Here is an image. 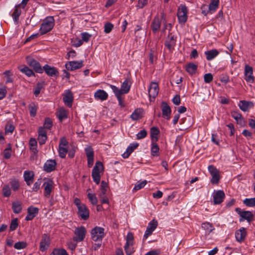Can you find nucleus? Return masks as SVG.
<instances>
[{"label":"nucleus","instance_id":"obj_1","mask_svg":"<svg viewBox=\"0 0 255 255\" xmlns=\"http://www.w3.org/2000/svg\"><path fill=\"white\" fill-rule=\"evenodd\" d=\"M54 25V19L52 16L46 17L40 28V35L44 34L52 30Z\"/></svg>","mask_w":255,"mask_h":255},{"label":"nucleus","instance_id":"obj_2","mask_svg":"<svg viewBox=\"0 0 255 255\" xmlns=\"http://www.w3.org/2000/svg\"><path fill=\"white\" fill-rule=\"evenodd\" d=\"M104 171V166L100 161H97L92 170V176L94 181L99 184L101 179V173H103Z\"/></svg>","mask_w":255,"mask_h":255},{"label":"nucleus","instance_id":"obj_3","mask_svg":"<svg viewBox=\"0 0 255 255\" xmlns=\"http://www.w3.org/2000/svg\"><path fill=\"white\" fill-rule=\"evenodd\" d=\"M91 238L94 241L101 242L105 235L104 229L96 227L91 230Z\"/></svg>","mask_w":255,"mask_h":255},{"label":"nucleus","instance_id":"obj_4","mask_svg":"<svg viewBox=\"0 0 255 255\" xmlns=\"http://www.w3.org/2000/svg\"><path fill=\"white\" fill-rule=\"evenodd\" d=\"M235 211L240 216L239 219L240 222L247 220L250 223L254 217L253 213L249 211H242L240 208H237Z\"/></svg>","mask_w":255,"mask_h":255},{"label":"nucleus","instance_id":"obj_5","mask_svg":"<svg viewBox=\"0 0 255 255\" xmlns=\"http://www.w3.org/2000/svg\"><path fill=\"white\" fill-rule=\"evenodd\" d=\"M86 234V230L84 226L76 228L74 231L75 236L73 240L76 242H80L84 240Z\"/></svg>","mask_w":255,"mask_h":255},{"label":"nucleus","instance_id":"obj_6","mask_svg":"<svg viewBox=\"0 0 255 255\" xmlns=\"http://www.w3.org/2000/svg\"><path fill=\"white\" fill-rule=\"evenodd\" d=\"M158 226V222L155 219H153L148 224L145 232L143 240H146L149 236H150L152 232L155 230Z\"/></svg>","mask_w":255,"mask_h":255},{"label":"nucleus","instance_id":"obj_7","mask_svg":"<svg viewBox=\"0 0 255 255\" xmlns=\"http://www.w3.org/2000/svg\"><path fill=\"white\" fill-rule=\"evenodd\" d=\"M26 61L27 64L32 68H33L34 70L38 73H43V69L41 67L40 63L33 58L27 57L26 58Z\"/></svg>","mask_w":255,"mask_h":255},{"label":"nucleus","instance_id":"obj_8","mask_svg":"<svg viewBox=\"0 0 255 255\" xmlns=\"http://www.w3.org/2000/svg\"><path fill=\"white\" fill-rule=\"evenodd\" d=\"M50 245V239L49 235L44 234L42 236L41 240L40 243L39 250L42 252L46 251Z\"/></svg>","mask_w":255,"mask_h":255},{"label":"nucleus","instance_id":"obj_9","mask_svg":"<svg viewBox=\"0 0 255 255\" xmlns=\"http://www.w3.org/2000/svg\"><path fill=\"white\" fill-rule=\"evenodd\" d=\"M187 9L184 5H181L179 8L177 16L179 23H184L187 19Z\"/></svg>","mask_w":255,"mask_h":255},{"label":"nucleus","instance_id":"obj_10","mask_svg":"<svg viewBox=\"0 0 255 255\" xmlns=\"http://www.w3.org/2000/svg\"><path fill=\"white\" fill-rule=\"evenodd\" d=\"M208 170L212 176L211 182L212 184L218 183L220 179L219 171L213 165H209L208 166Z\"/></svg>","mask_w":255,"mask_h":255},{"label":"nucleus","instance_id":"obj_11","mask_svg":"<svg viewBox=\"0 0 255 255\" xmlns=\"http://www.w3.org/2000/svg\"><path fill=\"white\" fill-rule=\"evenodd\" d=\"M158 92L159 88L157 83L155 82H152L148 89V94L150 101H152V98L153 100H154L158 95Z\"/></svg>","mask_w":255,"mask_h":255},{"label":"nucleus","instance_id":"obj_12","mask_svg":"<svg viewBox=\"0 0 255 255\" xmlns=\"http://www.w3.org/2000/svg\"><path fill=\"white\" fill-rule=\"evenodd\" d=\"M83 66V61H73L67 62L65 67L67 70L73 71L79 69Z\"/></svg>","mask_w":255,"mask_h":255},{"label":"nucleus","instance_id":"obj_13","mask_svg":"<svg viewBox=\"0 0 255 255\" xmlns=\"http://www.w3.org/2000/svg\"><path fill=\"white\" fill-rule=\"evenodd\" d=\"M253 74V68L248 65H246L245 67V79L247 82L251 83L254 82V77Z\"/></svg>","mask_w":255,"mask_h":255},{"label":"nucleus","instance_id":"obj_14","mask_svg":"<svg viewBox=\"0 0 255 255\" xmlns=\"http://www.w3.org/2000/svg\"><path fill=\"white\" fill-rule=\"evenodd\" d=\"M214 204L217 205L221 204L225 197V194L223 191L218 190L213 195Z\"/></svg>","mask_w":255,"mask_h":255},{"label":"nucleus","instance_id":"obj_15","mask_svg":"<svg viewBox=\"0 0 255 255\" xmlns=\"http://www.w3.org/2000/svg\"><path fill=\"white\" fill-rule=\"evenodd\" d=\"M77 214L84 220H87L89 217V209L85 204L78 208Z\"/></svg>","mask_w":255,"mask_h":255},{"label":"nucleus","instance_id":"obj_16","mask_svg":"<svg viewBox=\"0 0 255 255\" xmlns=\"http://www.w3.org/2000/svg\"><path fill=\"white\" fill-rule=\"evenodd\" d=\"M42 69H43V71H44L45 73L49 76H50V77L56 76V77H57L58 75V74H59L58 71L54 67H51L50 66L46 64L42 67Z\"/></svg>","mask_w":255,"mask_h":255},{"label":"nucleus","instance_id":"obj_17","mask_svg":"<svg viewBox=\"0 0 255 255\" xmlns=\"http://www.w3.org/2000/svg\"><path fill=\"white\" fill-rule=\"evenodd\" d=\"M53 182L51 180H48L44 182L43 185L44 187V195L48 198L50 197L52 190L53 188Z\"/></svg>","mask_w":255,"mask_h":255},{"label":"nucleus","instance_id":"obj_18","mask_svg":"<svg viewBox=\"0 0 255 255\" xmlns=\"http://www.w3.org/2000/svg\"><path fill=\"white\" fill-rule=\"evenodd\" d=\"M39 209L37 207L30 206L27 209V215L25 217V220H32L38 214Z\"/></svg>","mask_w":255,"mask_h":255},{"label":"nucleus","instance_id":"obj_19","mask_svg":"<svg viewBox=\"0 0 255 255\" xmlns=\"http://www.w3.org/2000/svg\"><path fill=\"white\" fill-rule=\"evenodd\" d=\"M63 100L65 105H66L68 107H71L73 101V96L71 91H66L63 96Z\"/></svg>","mask_w":255,"mask_h":255},{"label":"nucleus","instance_id":"obj_20","mask_svg":"<svg viewBox=\"0 0 255 255\" xmlns=\"http://www.w3.org/2000/svg\"><path fill=\"white\" fill-rule=\"evenodd\" d=\"M139 144L137 142H133L130 143L129 145L127 147L126 151L122 154V156L124 158H127L129 157L130 154L137 148Z\"/></svg>","mask_w":255,"mask_h":255},{"label":"nucleus","instance_id":"obj_21","mask_svg":"<svg viewBox=\"0 0 255 255\" xmlns=\"http://www.w3.org/2000/svg\"><path fill=\"white\" fill-rule=\"evenodd\" d=\"M56 162L55 160H48L44 163L43 168L47 172H50L55 170Z\"/></svg>","mask_w":255,"mask_h":255},{"label":"nucleus","instance_id":"obj_22","mask_svg":"<svg viewBox=\"0 0 255 255\" xmlns=\"http://www.w3.org/2000/svg\"><path fill=\"white\" fill-rule=\"evenodd\" d=\"M110 87L112 89L113 92L114 93L116 97H117L118 102H119V105L121 107H124L125 104H124V99L122 98V95L123 94H120L119 92L117 90V87L114 85H110Z\"/></svg>","mask_w":255,"mask_h":255},{"label":"nucleus","instance_id":"obj_23","mask_svg":"<svg viewBox=\"0 0 255 255\" xmlns=\"http://www.w3.org/2000/svg\"><path fill=\"white\" fill-rule=\"evenodd\" d=\"M176 45V40L173 35H170L169 34L165 42V45L169 51H172Z\"/></svg>","mask_w":255,"mask_h":255},{"label":"nucleus","instance_id":"obj_24","mask_svg":"<svg viewBox=\"0 0 255 255\" xmlns=\"http://www.w3.org/2000/svg\"><path fill=\"white\" fill-rule=\"evenodd\" d=\"M129 83V81L127 79L122 83L121 89L117 87V90L120 94H126L128 93L130 88V84Z\"/></svg>","mask_w":255,"mask_h":255},{"label":"nucleus","instance_id":"obj_25","mask_svg":"<svg viewBox=\"0 0 255 255\" xmlns=\"http://www.w3.org/2000/svg\"><path fill=\"white\" fill-rule=\"evenodd\" d=\"M239 106L241 110L244 112H247L253 108L254 105L252 102L243 100L240 102Z\"/></svg>","mask_w":255,"mask_h":255},{"label":"nucleus","instance_id":"obj_26","mask_svg":"<svg viewBox=\"0 0 255 255\" xmlns=\"http://www.w3.org/2000/svg\"><path fill=\"white\" fill-rule=\"evenodd\" d=\"M34 176V172L32 171L26 170L24 172V179L28 186H30L32 183Z\"/></svg>","mask_w":255,"mask_h":255},{"label":"nucleus","instance_id":"obj_27","mask_svg":"<svg viewBox=\"0 0 255 255\" xmlns=\"http://www.w3.org/2000/svg\"><path fill=\"white\" fill-rule=\"evenodd\" d=\"M162 113L163 116L165 119L167 120L169 119L171 110L166 102H163L162 103Z\"/></svg>","mask_w":255,"mask_h":255},{"label":"nucleus","instance_id":"obj_28","mask_svg":"<svg viewBox=\"0 0 255 255\" xmlns=\"http://www.w3.org/2000/svg\"><path fill=\"white\" fill-rule=\"evenodd\" d=\"M247 235L245 228H242L237 230L235 233V237L237 241L239 242H242Z\"/></svg>","mask_w":255,"mask_h":255},{"label":"nucleus","instance_id":"obj_29","mask_svg":"<svg viewBox=\"0 0 255 255\" xmlns=\"http://www.w3.org/2000/svg\"><path fill=\"white\" fill-rule=\"evenodd\" d=\"M96 99L101 101H105L108 99V94L103 90H98L94 94Z\"/></svg>","mask_w":255,"mask_h":255},{"label":"nucleus","instance_id":"obj_30","mask_svg":"<svg viewBox=\"0 0 255 255\" xmlns=\"http://www.w3.org/2000/svg\"><path fill=\"white\" fill-rule=\"evenodd\" d=\"M161 20L158 16L154 17L151 22V27L154 33L156 32L160 28Z\"/></svg>","mask_w":255,"mask_h":255},{"label":"nucleus","instance_id":"obj_31","mask_svg":"<svg viewBox=\"0 0 255 255\" xmlns=\"http://www.w3.org/2000/svg\"><path fill=\"white\" fill-rule=\"evenodd\" d=\"M46 132L44 128H39L38 141L40 145L44 144L47 140Z\"/></svg>","mask_w":255,"mask_h":255},{"label":"nucleus","instance_id":"obj_32","mask_svg":"<svg viewBox=\"0 0 255 255\" xmlns=\"http://www.w3.org/2000/svg\"><path fill=\"white\" fill-rule=\"evenodd\" d=\"M56 117L60 122L67 118L68 112L64 108H61L56 113Z\"/></svg>","mask_w":255,"mask_h":255},{"label":"nucleus","instance_id":"obj_33","mask_svg":"<svg viewBox=\"0 0 255 255\" xmlns=\"http://www.w3.org/2000/svg\"><path fill=\"white\" fill-rule=\"evenodd\" d=\"M144 111L141 108H138L134 110V111L130 115V118L133 120H137L141 119L143 116Z\"/></svg>","mask_w":255,"mask_h":255},{"label":"nucleus","instance_id":"obj_34","mask_svg":"<svg viewBox=\"0 0 255 255\" xmlns=\"http://www.w3.org/2000/svg\"><path fill=\"white\" fill-rule=\"evenodd\" d=\"M160 136L159 128H150L151 142H157Z\"/></svg>","mask_w":255,"mask_h":255},{"label":"nucleus","instance_id":"obj_35","mask_svg":"<svg viewBox=\"0 0 255 255\" xmlns=\"http://www.w3.org/2000/svg\"><path fill=\"white\" fill-rule=\"evenodd\" d=\"M219 52L216 49H212L205 52L207 60H211L215 58L218 54Z\"/></svg>","mask_w":255,"mask_h":255},{"label":"nucleus","instance_id":"obj_36","mask_svg":"<svg viewBox=\"0 0 255 255\" xmlns=\"http://www.w3.org/2000/svg\"><path fill=\"white\" fill-rule=\"evenodd\" d=\"M219 4V0H211V2L208 6V11L212 13L218 8Z\"/></svg>","mask_w":255,"mask_h":255},{"label":"nucleus","instance_id":"obj_37","mask_svg":"<svg viewBox=\"0 0 255 255\" xmlns=\"http://www.w3.org/2000/svg\"><path fill=\"white\" fill-rule=\"evenodd\" d=\"M197 65L193 63H189L186 67V71L190 74V75H193L195 74L197 71Z\"/></svg>","mask_w":255,"mask_h":255},{"label":"nucleus","instance_id":"obj_38","mask_svg":"<svg viewBox=\"0 0 255 255\" xmlns=\"http://www.w3.org/2000/svg\"><path fill=\"white\" fill-rule=\"evenodd\" d=\"M20 4L16 5L14 10L12 14V18L15 22H17L19 17L21 13V10L19 9Z\"/></svg>","mask_w":255,"mask_h":255},{"label":"nucleus","instance_id":"obj_39","mask_svg":"<svg viewBox=\"0 0 255 255\" xmlns=\"http://www.w3.org/2000/svg\"><path fill=\"white\" fill-rule=\"evenodd\" d=\"M159 148L156 142H151V154L152 156L159 155Z\"/></svg>","mask_w":255,"mask_h":255},{"label":"nucleus","instance_id":"obj_40","mask_svg":"<svg viewBox=\"0 0 255 255\" xmlns=\"http://www.w3.org/2000/svg\"><path fill=\"white\" fill-rule=\"evenodd\" d=\"M12 209L14 213L18 214L22 210L21 205L20 202L18 201L14 202L12 204Z\"/></svg>","mask_w":255,"mask_h":255},{"label":"nucleus","instance_id":"obj_41","mask_svg":"<svg viewBox=\"0 0 255 255\" xmlns=\"http://www.w3.org/2000/svg\"><path fill=\"white\" fill-rule=\"evenodd\" d=\"M10 184L13 191H17L20 186L19 180L15 178L10 179Z\"/></svg>","mask_w":255,"mask_h":255},{"label":"nucleus","instance_id":"obj_42","mask_svg":"<svg viewBox=\"0 0 255 255\" xmlns=\"http://www.w3.org/2000/svg\"><path fill=\"white\" fill-rule=\"evenodd\" d=\"M243 203L248 207H255V198H246L243 200Z\"/></svg>","mask_w":255,"mask_h":255},{"label":"nucleus","instance_id":"obj_43","mask_svg":"<svg viewBox=\"0 0 255 255\" xmlns=\"http://www.w3.org/2000/svg\"><path fill=\"white\" fill-rule=\"evenodd\" d=\"M51 255H68V254L64 249H54Z\"/></svg>","mask_w":255,"mask_h":255},{"label":"nucleus","instance_id":"obj_44","mask_svg":"<svg viewBox=\"0 0 255 255\" xmlns=\"http://www.w3.org/2000/svg\"><path fill=\"white\" fill-rule=\"evenodd\" d=\"M20 71L22 73H24L28 77H30L31 76H35L33 71L27 66H25L22 68H20Z\"/></svg>","mask_w":255,"mask_h":255},{"label":"nucleus","instance_id":"obj_45","mask_svg":"<svg viewBox=\"0 0 255 255\" xmlns=\"http://www.w3.org/2000/svg\"><path fill=\"white\" fill-rule=\"evenodd\" d=\"M146 183L147 181L145 180L141 182H137L133 189V191H136L137 190L141 189V188H143L145 186Z\"/></svg>","mask_w":255,"mask_h":255},{"label":"nucleus","instance_id":"obj_46","mask_svg":"<svg viewBox=\"0 0 255 255\" xmlns=\"http://www.w3.org/2000/svg\"><path fill=\"white\" fill-rule=\"evenodd\" d=\"M44 82L41 83L39 82L37 84L34 91V94L36 97H37L39 94L41 90L44 87Z\"/></svg>","mask_w":255,"mask_h":255},{"label":"nucleus","instance_id":"obj_47","mask_svg":"<svg viewBox=\"0 0 255 255\" xmlns=\"http://www.w3.org/2000/svg\"><path fill=\"white\" fill-rule=\"evenodd\" d=\"M59 155L61 158H65L68 152L67 147L59 146Z\"/></svg>","mask_w":255,"mask_h":255},{"label":"nucleus","instance_id":"obj_48","mask_svg":"<svg viewBox=\"0 0 255 255\" xmlns=\"http://www.w3.org/2000/svg\"><path fill=\"white\" fill-rule=\"evenodd\" d=\"M202 228L205 230L211 233L213 230H214L212 225L209 222H205L202 224Z\"/></svg>","mask_w":255,"mask_h":255},{"label":"nucleus","instance_id":"obj_49","mask_svg":"<svg viewBox=\"0 0 255 255\" xmlns=\"http://www.w3.org/2000/svg\"><path fill=\"white\" fill-rule=\"evenodd\" d=\"M85 152L87 158L94 157V150L91 146H87L85 148Z\"/></svg>","mask_w":255,"mask_h":255},{"label":"nucleus","instance_id":"obj_50","mask_svg":"<svg viewBox=\"0 0 255 255\" xmlns=\"http://www.w3.org/2000/svg\"><path fill=\"white\" fill-rule=\"evenodd\" d=\"M3 195L4 197H9L11 194V190L8 185H5L2 188Z\"/></svg>","mask_w":255,"mask_h":255},{"label":"nucleus","instance_id":"obj_51","mask_svg":"<svg viewBox=\"0 0 255 255\" xmlns=\"http://www.w3.org/2000/svg\"><path fill=\"white\" fill-rule=\"evenodd\" d=\"M88 198L89 200V201L91 202V203L95 205H97L98 203V199L96 197L95 194H91V193H88Z\"/></svg>","mask_w":255,"mask_h":255},{"label":"nucleus","instance_id":"obj_52","mask_svg":"<svg viewBox=\"0 0 255 255\" xmlns=\"http://www.w3.org/2000/svg\"><path fill=\"white\" fill-rule=\"evenodd\" d=\"M29 111L30 115L32 117H34L36 114L37 107L34 103H32L29 106Z\"/></svg>","mask_w":255,"mask_h":255},{"label":"nucleus","instance_id":"obj_53","mask_svg":"<svg viewBox=\"0 0 255 255\" xmlns=\"http://www.w3.org/2000/svg\"><path fill=\"white\" fill-rule=\"evenodd\" d=\"M42 179L41 178L38 179L34 184L33 187H32V191L34 192H37L40 189V187L41 185Z\"/></svg>","mask_w":255,"mask_h":255},{"label":"nucleus","instance_id":"obj_54","mask_svg":"<svg viewBox=\"0 0 255 255\" xmlns=\"http://www.w3.org/2000/svg\"><path fill=\"white\" fill-rule=\"evenodd\" d=\"M27 246V244L24 242H18L14 245V248L17 250L23 249Z\"/></svg>","mask_w":255,"mask_h":255},{"label":"nucleus","instance_id":"obj_55","mask_svg":"<svg viewBox=\"0 0 255 255\" xmlns=\"http://www.w3.org/2000/svg\"><path fill=\"white\" fill-rule=\"evenodd\" d=\"M114 27V25L111 23H106L104 26V32L106 33H110Z\"/></svg>","mask_w":255,"mask_h":255},{"label":"nucleus","instance_id":"obj_56","mask_svg":"<svg viewBox=\"0 0 255 255\" xmlns=\"http://www.w3.org/2000/svg\"><path fill=\"white\" fill-rule=\"evenodd\" d=\"M18 225V222H17V219H14L12 220L11 224L10 225L9 227V230L10 231H13L15 230L17 226Z\"/></svg>","mask_w":255,"mask_h":255},{"label":"nucleus","instance_id":"obj_57","mask_svg":"<svg viewBox=\"0 0 255 255\" xmlns=\"http://www.w3.org/2000/svg\"><path fill=\"white\" fill-rule=\"evenodd\" d=\"M133 239V235L131 233L129 232L127 236V242L126 245H132Z\"/></svg>","mask_w":255,"mask_h":255},{"label":"nucleus","instance_id":"obj_58","mask_svg":"<svg viewBox=\"0 0 255 255\" xmlns=\"http://www.w3.org/2000/svg\"><path fill=\"white\" fill-rule=\"evenodd\" d=\"M147 135V132L145 130L143 129L140 130L137 134H136V139H140L144 138Z\"/></svg>","mask_w":255,"mask_h":255},{"label":"nucleus","instance_id":"obj_59","mask_svg":"<svg viewBox=\"0 0 255 255\" xmlns=\"http://www.w3.org/2000/svg\"><path fill=\"white\" fill-rule=\"evenodd\" d=\"M213 75L211 73H207L204 75V80L206 83H209L213 80Z\"/></svg>","mask_w":255,"mask_h":255},{"label":"nucleus","instance_id":"obj_60","mask_svg":"<svg viewBox=\"0 0 255 255\" xmlns=\"http://www.w3.org/2000/svg\"><path fill=\"white\" fill-rule=\"evenodd\" d=\"M81 34L82 40L86 42H88L90 37H91V35L87 32H83Z\"/></svg>","mask_w":255,"mask_h":255},{"label":"nucleus","instance_id":"obj_61","mask_svg":"<svg viewBox=\"0 0 255 255\" xmlns=\"http://www.w3.org/2000/svg\"><path fill=\"white\" fill-rule=\"evenodd\" d=\"M211 140L216 145H219L220 139H219L218 135L217 133H213L212 134Z\"/></svg>","mask_w":255,"mask_h":255},{"label":"nucleus","instance_id":"obj_62","mask_svg":"<svg viewBox=\"0 0 255 255\" xmlns=\"http://www.w3.org/2000/svg\"><path fill=\"white\" fill-rule=\"evenodd\" d=\"M220 80L221 82L227 84L229 81V77L227 75L223 74L220 76Z\"/></svg>","mask_w":255,"mask_h":255},{"label":"nucleus","instance_id":"obj_63","mask_svg":"<svg viewBox=\"0 0 255 255\" xmlns=\"http://www.w3.org/2000/svg\"><path fill=\"white\" fill-rule=\"evenodd\" d=\"M68 142L67 141L65 137H63L61 138L59 141V146H63V147H67Z\"/></svg>","mask_w":255,"mask_h":255},{"label":"nucleus","instance_id":"obj_64","mask_svg":"<svg viewBox=\"0 0 255 255\" xmlns=\"http://www.w3.org/2000/svg\"><path fill=\"white\" fill-rule=\"evenodd\" d=\"M160 251L159 250H151L147 252L145 255H159Z\"/></svg>","mask_w":255,"mask_h":255}]
</instances>
